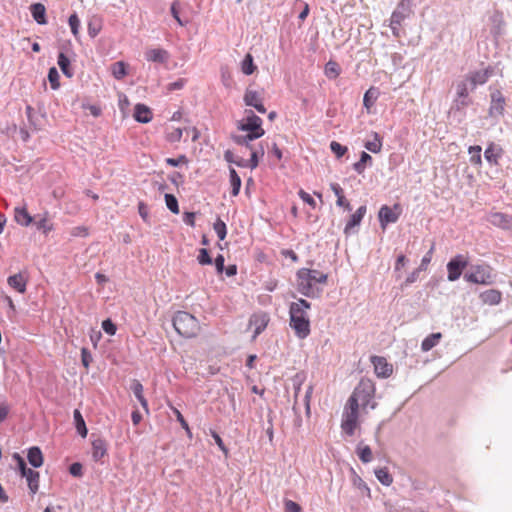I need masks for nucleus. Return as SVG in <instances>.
Segmentation results:
<instances>
[{
	"instance_id": "obj_1",
	"label": "nucleus",
	"mask_w": 512,
	"mask_h": 512,
	"mask_svg": "<svg viewBox=\"0 0 512 512\" xmlns=\"http://www.w3.org/2000/svg\"><path fill=\"white\" fill-rule=\"evenodd\" d=\"M374 395V382L369 378H362L354 388L344 408L341 428L347 435L352 436L354 434L357 427L360 406L363 409L368 406H370L371 409H375L376 403H371Z\"/></svg>"
},
{
	"instance_id": "obj_2",
	"label": "nucleus",
	"mask_w": 512,
	"mask_h": 512,
	"mask_svg": "<svg viewBox=\"0 0 512 512\" xmlns=\"http://www.w3.org/2000/svg\"><path fill=\"white\" fill-rule=\"evenodd\" d=\"M310 308L311 303L302 298L290 304L289 325L299 339H305L310 334V320L307 314V310Z\"/></svg>"
},
{
	"instance_id": "obj_3",
	"label": "nucleus",
	"mask_w": 512,
	"mask_h": 512,
	"mask_svg": "<svg viewBox=\"0 0 512 512\" xmlns=\"http://www.w3.org/2000/svg\"><path fill=\"white\" fill-rule=\"evenodd\" d=\"M297 290L306 297H316L321 292L316 283L325 284L328 275L318 270L301 268L297 272Z\"/></svg>"
},
{
	"instance_id": "obj_4",
	"label": "nucleus",
	"mask_w": 512,
	"mask_h": 512,
	"mask_svg": "<svg viewBox=\"0 0 512 512\" xmlns=\"http://www.w3.org/2000/svg\"><path fill=\"white\" fill-rule=\"evenodd\" d=\"M176 332L185 338L195 337L200 331L198 320L186 311H178L172 320Z\"/></svg>"
},
{
	"instance_id": "obj_5",
	"label": "nucleus",
	"mask_w": 512,
	"mask_h": 512,
	"mask_svg": "<svg viewBox=\"0 0 512 512\" xmlns=\"http://www.w3.org/2000/svg\"><path fill=\"white\" fill-rule=\"evenodd\" d=\"M411 5L412 0H401L398 3L396 9L393 11L389 24L393 36H400V26L402 22L411 14Z\"/></svg>"
},
{
	"instance_id": "obj_6",
	"label": "nucleus",
	"mask_w": 512,
	"mask_h": 512,
	"mask_svg": "<svg viewBox=\"0 0 512 512\" xmlns=\"http://www.w3.org/2000/svg\"><path fill=\"white\" fill-rule=\"evenodd\" d=\"M491 267L488 265H477L470 273H465L464 279L475 284L490 285L493 283Z\"/></svg>"
},
{
	"instance_id": "obj_7",
	"label": "nucleus",
	"mask_w": 512,
	"mask_h": 512,
	"mask_svg": "<svg viewBox=\"0 0 512 512\" xmlns=\"http://www.w3.org/2000/svg\"><path fill=\"white\" fill-rule=\"evenodd\" d=\"M467 265L468 260L462 254H458L455 257H453L447 263V279L451 282L458 280L462 274V271L467 267Z\"/></svg>"
},
{
	"instance_id": "obj_8",
	"label": "nucleus",
	"mask_w": 512,
	"mask_h": 512,
	"mask_svg": "<svg viewBox=\"0 0 512 512\" xmlns=\"http://www.w3.org/2000/svg\"><path fill=\"white\" fill-rule=\"evenodd\" d=\"M247 113L248 115L246 117V122H240L237 128L240 131H245L248 133H259V137H262L265 134V131L262 128V119L252 110L247 111Z\"/></svg>"
},
{
	"instance_id": "obj_9",
	"label": "nucleus",
	"mask_w": 512,
	"mask_h": 512,
	"mask_svg": "<svg viewBox=\"0 0 512 512\" xmlns=\"http://www.w3.org/2000/svg\"><path fill=\"white\" fill-rule=\"evenodd\" d=\"M456 90L455 106L458 110L472 104V100L469 98L470 85L466 78L457 83Z\"/></svg>"
},
{
	"instance_id": "obj_10",
	"label": "nucleus",
	"mask_w": 512,
	"mask_h": 512,
	"mask_svg": "<svg viewBox=\"0 0 512 512\" xmlns=\"http://www.w3.org/2000/svg\"><path fill=\"white\" fill-rule=\"evenodd\" d=\"M400 215V205L395 204L393 208L383 205L378 212L380 226L384 229L387 224L395 223Z\"/></svg>"
},
{
	"instance_id": "obj_11",
	"label": "nucleus",
	"mask_w": 512,
	"mask_h": 512,
	"mask_svg": "<svg viewBox=\"0 0 512 512\" xmlns=\"http://www.w3.org/2000/svg\"><path fill=\"white\" fill-rule=\"evenodd\" d=\"M506 100L501 91L495 90L491 93V102L488 110L490 117H500L504 115Z\"/></svg>"
},
{
	"instance_id": "obj_12",
	"label": "nucleus",
	"mask_w": 512,
	"mask_h": 512,
	"mask_svg": "<svg viewBox=\"0 0 512 512\" xmlns=\"http://www.w3.org/2000/svg\"><path fill=\"white\" fill-rule=\"evenodd\" d=\"M492 73L493 69L491 67H487L484 70L470 72L466 75L465 78L469 81L470 90H475L478 85L485 84Z\"/></svg>"
},
{
	"instance_id": "obj_13",
	"label": "nucleus",
	"mask_w": 512,
	"mask_h": 512,
	"mask_svg": "<svg viewBox=\"0 0 512 512\" xmlns=\"http://www.w3.org/2000/svg\"><path fill=\"white\" fill-rule=\"evenodd\" d=\"M488 221L495 227L501 228L503 230L512 231L511 215L501 212H494L488 216Z\"/></svg>"
},
{
	"instance_id": "obj_14",
	"label": "nucleus",
	"mask_w": 512,
	"mask_h": 512,
	"mask_svg": "<svg viewBox=\"0 0 512 512\" xmlns=\"http://www.w3.org/2000/svg\"><path fill=\"white\" fill-rule=\"evenodd\" d=\"M19 472L22 477L26 478L30 492L32 494H36L39 489V472L34 471L31 468H28L26 465L25 467H21L19 469Z\"/></svg>"
},
{
	"instance_id": "obj_15",
	"label": "nucleus",
	"mask_w": 512,
	"mask_h": 512,
	"mask_svg": "<svg viewBox=\"0 0 512 512\" xmlns=\"http://www.w3.org/2000/svg\"><path fill=\"white\" fill-rule=\"evenodd\" d=\"M371 362L374 365V370L377 376L387 378L392 374V365L389 364L384 357L372 356Z\"/></svg>"
},
{
	"instance_id": "obj_16",
	"label": "nucleus",
	"mask_w": 512,
	"mask_h": 512,
	"mask_svg": "<svg viewBox=\"0 0 512 512\" xmlns=\"http://www.w3.org/2000/svg\"><path fill=\"white\" fill-rule=\"evenodd\" d=\"M145 58L147 61L163 64L168 61L169 53L162 48L149 49L145 52Z\"/></svg>"
},
{
	"instance_id": "obj_17",
	"label": "nucleus",
	"mask_w": 512,
	"mask_h": 512,
	"mask_svg": "<svg viewBox=\"0 0 512 512\" xmlns=\"http://www.w3.org/2000/svg\"><path fill=\"white\" fill-rule=\"evenodd\" d=\"M366 211H367V208L365 205H362L360 206L356 212L354 214L351 215L349 221L346 223L345 225V228H344V233L346 235L350 234L351 230L356 227V226H359L363 217L365 216L366 214Z\"/></svg>"
},
{
	"instance_id": "obj_18",
	"label": "nucleus",
	"mask_w": 512,
	"mask_h": 512,
	"mask_svg": "<svg viewBox=\"0 0 512 512\" xmlns=\"http://www.w3.org/2000/svg\"><path fill=\"white\" fill-rule=\"evenodd\" d=\"M153 114L151 109L144 104H136L134 108V118L139 123H149L152 120Z\"/></svg>"
},
{
	"instance_id": "obj_19",
	"label": "nucleus",
	"mask_w": 512,
	"mask_h": 512,
	"mask_svg": "<svg viewBox=\"0 0 512 512\" xmlns=\"http://www.w3.org/2000/svg\"><path fill=\"white\" fill-rule=\"evenodd\" d=\"M268 322L269 318L265 313L260 315H253L250 318V325H253L255 327L253 338H256L266 329Z\"/></svg>"
},
{
	"instance_id": "obj_20",
	"label": "nucleus",
	"mask_w": 512,
	"mask_h": 512,
	"mask_svg": "<svg viewBox=\"0 0 512 512\" xmlns=\"http://www.w3.org/2000/svg\"><path fill=\"white\" fill-rule=\"evenodd\" d=\"M107 453L106 441L97 438L92 441V457L94 461H100Z\"/></svg>"
},
{
	"instance_id": "obj_21",
	"label": "nucleus",
	"mask_w": 512,
	"mask_h": 512,
	"mask_svg": "<svg viewBox=\"0 0 512 512\" xmlns=\"http://www.w3.org/2000/svg\"><path fill=\"white\" fill-rule=\"evenodd\" d=\"M30 11L33 19L39 25H45L47 23L46 19V8L42 3H34L30 6Z\"/></svg>"
},
{
	"instance_id": "obj_22",
	"label": "nucleus",
	"mask_w": 512,
	"mask_h": 512,
	"mask_svg": "<svg viewBox=\"0 0 512 512\" xmlns=\"http://www.w3.org/2000/svg\"><path fill=\"white\" fill-rule=\"evenodd\" d=\"M502 148L494 143H490L484 151V158L491 164L497 165L498 159L501 156Z\"/></svg>"
},
{
	"instance_id": "obj_23",
	"label": "nucleus",
	"mask_w": 512,
	"mask_h": 512,
	"mask_svg": "<svg viewBox=\"0 0 512 512\" xmlns=\"http://www.w3.org/2000/svg\"><path fill=\"white\" fill-rule=\"evenodd\" d=\"M27 459L32 467H41L43 465V454L41 449L37 446L29 448L27 453Z\"/></svg>"
},
{
	"instance_id": "obj_24",
	"label": "nucleus",
	"mask_w": 512,
	"mask_h": 512,
	"mask_svg": "<svg viewBox=\"0 0 512 512\" xmlns=\"http://www.w3.org/2000/svg\"><path fill=\"white\" fill-rule=\"evenodd\" d=\"M258 138H260L259 133H247L246 135H231V139L235 144L245 146L250 150L253 149V146L250 144V142Z\"/></svg>"
},
{
	"instance_id": "obj_25",
	"label": "nucleus",
	"mask_w": 512,
	"mask_h": 512,
	"mask_svg": "<svg viewBox=\"0 0 512 512\" xmlns=\"http://www.w3.org/2000/svg\"><path fill=\"white\" fill-rule=\"evenodd\" d=\"M480 298L485 304L497 305L501 301L502 294L499 290L490 289L482 292Z\"/></svg>"
},
{
	"instance_id": "obj_26",
	"label": "nucleus",
	"mask_w": 512,
	"mask_h": 512,
	"mask_svg": "<svg viewBox=\"0 0 512 512\" xmlns=\"http://www.w3.org/2000/svg\"><path fill=\"white\" fill-rule=\"evenodd\" d=\"M8 284L20 293H24L26 291V278L21 274L17 273L8 277Z\"/></svg>"
},
{
	"instance_id": "obj_27",
	"label": "nucleus",
	"mask_w": 512,
	"mask_h": 512,
	"mask_svg": "<svg viewBox=\"0 0 512 512\" xmlns=\"http://www.w3.org/2000/svg\"><path fill=\"white\" fill-rule=\"evenodd\" d=\"M14 219L22 226H28L33 221L32 216L28 213L25 207H16L14 209Z\"/></svg>"
},
{
	"instance_id": "obj_28",
	"label": "nucleus",
	"mask_w": 512,
	"mask_h": 512,
	"mask_svg": "<svg viewBox=\"0 0 512 512\" xmlns=\"http://www.w3.org/2000/svg\"><path fill=\"white\" fill-rule=\"evenodd\" d=\"M304 380H305L304 373H297L292 378V383H293V387H294V404H293L294 413H297L298 396H299V392L301 390V386H302Z\"/></svg>"
},
{
	"instance_id": "obj_29",
	"label": "nucleus",
	"mask_w": 512,
	"mask_h": 512,
	"mask_svg": "<svg viewBox=\"0 0 512 512\" xmlns=\"http://www.w3.org/2000/svg\"><path fill=\"white\" fill-rule=\"evenodd\" d=\"M57 64L61 69L62 73L68 77L72 78L74 75V71L70 67V59L63 53H59Z\"/></svg>"
},
{
	"instance_id": "obj_30",
	"label": "nucleus",
	"mask_w": 512,
	"mask_h": 512,
	"mask_svg": "<svg viewBox=\"0 0 512 512\" xmlns=\"http://www.w3.org/2000/svg\"><path fill=\"white\" fill-rule=\"evenodd\" d=\"M367 164H369V165L372 164V157L367 152L363 151L360 155L359 161H357L356 163L353 164V169L358 174H363L366 169Z\"/></svg>"
},
{
	"instance_id": "obj_31",
	"label": "nucleus",
	"mask_w": 512,
	"mask_h": 512,
	"mask_svg": "<svg viewBox=\"0 0 512 512\" xmlns=\"http://www.w3.org/2000/svg\"><path fill=\"white\" fill-rule=\"evenodd\" d=\"M73 417H74V422H75V427H76L77 432L82 437H86L88 430H87L84 418L78 409L74 410Z\"/></svg>"
},
{
	"instance_id": "obj_32",
	"label": "nucleus",
	"mask_w": 512,
	"mask_h": 512,
	"mask_svg": "<svg viewBox=\"0 0 512 512\" xmlns=\"http://www.w3.org/2000/svg\"><path fill=\"white\" fill-rule=\"evenodd\" d=\"M442 334L441 333H432L429 336H427L421 343V349L424 352H427L431 350L433 347L437 345L439 340L441 339Z\"/></svg>"
},
{
	"instance_id": "obj_33",
	"label": "nucleus",
	"mask_w": 512,
	"mask_h": 512,
	"mask_svg": "<svg viewBox=\"0 0 512 512\" xmlns=\"http://www.w3.org/2000/svg\"><path fill=\"white\" fill-rule=\"evenodd\" d=\"M131 389L137 400L140 402L141 406L147 411L148 403L143 395V385L139 381H134L131 386Z\"/></svg>"
},
{
	"instance_id": "obj_34",
	"label": "nucleus",
	"mask_w": 512,
	"mask_h": 512,
	"mask_svg": "<svg viewBox=\"0 0 512 512\" xmlns=\"http://www.w3.org/2000/svg\"><path fill=\"white\" fill-rule=\"evenodd\" d=\"M377 480L384 486H390L393 483V477L386 467L375 470Z\"/></svg>"
},
{
	"instance_id": "obj_35",
	"label": "nucleus",
	"mask_w": 512,
	"mask_h": 512,
	"mask_svg": "<svg viewBox=\"0 0 512 512\" xmlns=\"http://www.w3.org/2000/svg\"><path fill=\"white\" fill-rule=\"evenodd\" d=\"M230 183L232 187V196H237L241 188V178L234 168L229 169Z\"/></svg>"
},
{
	"instance_id": "obj_36",
	"label": "nucleus",
	"mask_w": 512,
	"mask_h": 512,
	"mask_svg": "<svg viewBox=\"0 0 512 512\" xmlns=\"http://www.w3.org/2000/svg\"><path fill=\"white\" fill-rule=\"evenodd\" d=\"M243 101L246 106L252 107L257 102L259 103L262 101V97L257 91L247 88L243 97Z\"/></svg>"
},
{
	"instance_id": "obj_37",
	"label": "nucleus",
	"mask_w": 512,
	"mask_h": 512,
	"mask_svg": "<svg viewBox=\"0 0 512 512\" xmlns=\"http://www.w3.org/2000/svg\"><path fill=\"white\" fill-rule=\"evenodd\" d=\"M255 70L256 66L253 62V56L250 53H247L241 62V71L245 75H251Z\"/></svg>"
},
{
	"instance_id": "obj_38",
	"label": "nucleus",
	"mask_w": 512,
	"mask_h": 512,
	"mask_svg": "<svg viewBox=\"0 0 512 512\" xmlns=\"http://www.w3.org/2000/svg\"><path fill=\"white\" fill-rule=\"evenodd\" d=\"M377 97H378L377 89H375L373 87L368 89L365 92L364 97H363V105H364V107L369 109L371 106H373L375 101L377 100Z\"/></svg>"
},
{
	"instance_id": "obj_39",
	"label": "nucleus",
	"mask_w": 512,
	"mask_h": 512,
	"mask_svg": "<svg viewBox=\"0 0 512 512\" xmlns=\"http://www.w3.org/2000/svg\"><path fill=\"white\" fill-rule=\"evenodd\" d=\"M492 21L494 23V26L492 28V33L495 35V36H499L502 34V28L504 26V20H503V16H502V13H499V12H496L493 16H492Z\"/></svg>"
},
{
	"instance_id": "obj_40",
	"label": "nucleus",
	"mask_w": 512,
	"mask_h": 512,
	"mask_svg": "<svg viewBox=\"0 0 512 512\" xmlns=\"http://www.w3.org/2000/svg\"><path fill=\"white\" fill-rule=\"evenodd\" d=\"M364 147L372 152V153H379L381 151V148H382V142H381V138L379 136L378 133H374V140L373 141H367L365 144H364Z\"/></svg>"
},
{
	"instance_id": "obj_41",
	"label": "nucleus",
	"mask_w": 512,
	"mask_h": 512,
	"mask_svg": "<svg viewBox=\"0 0 512 512\" xmlns=\"http://www.w3.org/2000/svg\"><path fill=\"white\" fill-rule=\"evenodd\" d=\"M112 74L117 80H121L127 74L126 65L122 61L115 62L112 65Z\"/></svg>"
},
{
	"instance_id": "obj_42",
	"label": "nucleus",
	"mask_w": 512,
	"mask_h": 512,
	"mask_svg": "<svg viewBox=\"0 0 512 512\" xmlns=\"http://www.w3.org/2000/svg\"><path fill=\"white\" fill-rule=\"evenodd\" d=\"M213 229L216 232L219 240H224L227 235V227L224 221H222L219 217L213 224Z\"/></svg>"
},
{
	"instance_id": "obj_43",
	"label": "nucleus",
	"mask_w": 512,
	"mask_h": 512,
	"mask_svg": "<svg viewBox=\"0 0 512 512\" xmlns=\"http://www.w3.org/2000/svg\"><path fill=\"white\" fill-rule=\"evenodd\" d=\"M26 115H27V119H28L30 127L34 131L40 130V124L38 123V119L34 113V109L30 105L26 106Z\"/></svg>"
},
{
	"instance_id": "obj_44",
	"label": "nucleus",
	"mask_w": 512,
	"mask_h": 512,
	"mask_svg": "<svg viewBox=\"0 0 512 512\" xmlns=\"http://www.w3.org/2000/svg\"><path fill=\"white\" fill-rule=\"evenodd\" d=\"M167 208L174 214L179 213L178 200L173 194H165L164 196Z\"/></svg>"
},
{
	"instance_id": "obj_45",
	"label": "nucleus",
	"mask_w": 512,
	"mask_h": 512,
	"mask_svg": "<svg viewBox=\"0 0 512 512\" xmlns=\"http://www.w3.org/2000/svg\"><path fill=\"white\" fill-rule=\"evenodd\" d=\"M48 80L50 82L51 88L53 90H57L60 87L59 82V73L55 67H51L48 71Z\"/></svg>"
},
{
	"instance_id": "obj_46",
	"label": "nucleus",
	"mask_w": 512,
	"mask_h": 512,
	"mask_svg": "<svg viewBox=\"0 0 512 512\" xmlns=\"http://www.w3.org/2000/svg\"><path fill=\"white\" fill-rule=\"evenodd\" d=\"M358 456L363 463H369L372 461V450L369 446L358 447Z\"/></svg>"
},
{
	"instance_id": "obj_47",
	"label": "nucleus",
	"mask_w": 512,
	"mask_h": 512,
	"mask_svg": "<svg viewBox=\"0 0 512 512\" xmlns=\"http://www.w3.org/2000/svg\"><path fill=\"white\" fill-rule=\"evenodd\" d=\"M340 73V68H339V65L334 62V61H329L326 65H325V74L329 77V78H336Z\"/></svg>"
},
{
	"instance_id": "obj_48",
	"label": "nucleus",
	"mask_w": 512,
	"mask_h": 512,
	"mask_svg": "<svg viewBox=\"0 0 512 512\" xmlns=\"http://www.w3.org/2000/svg\"><path fill=\"white\" fill-rule=\"evenodd\" d=\"M481 147L476 145V146H471L469 147V154H470V161L471 163L473 164H481L482 160H481Z\"/></svg>"
},
{
	"instance_id": "obj_49",
	"label": "nucleus",
	"mask_w": 512,
	"mask_h": 512,
	"mask_svg": "<svg viewBox=\"0 0 512 512\" xmlns=\"http://www.w3.org/2000/svg\"><path fill=\"white\" fill-rule=\"evenodd\" d=\"M101 30V24L97 19H92L88 22V34L90 37H96Z\"/></svg>"
},
{
	"instance_id": "obj_50",
	"label": "nucleus",
	"mask_w": 512,
	"mask_h": 512,
	"mask_svg": "<svg viewBox=\"0 0 512 512\" xmlns=\"http://www.w3.org/2000/svg\"><path fill=\"white\" fill-rule=\"evenodd\" d=\"M197 261L200 265L212 264V258L210 257L209 251L206 248H201L199 250V255L197 256Z\"/></svg>"
},
{
	"instance_id": "obj_51",
	"label": "nucleus",
	"mask_w": 512,
	"mask_h": 512,
	"mask_svg": "<svg viewBox=\"0 0 512 512\" xmlns=\"http://www.w3.org/2000/svg\"><path fill=\"white\" fill-rule=\"evenodd\" d=\"M330 149L336 155L337 158L342 157L347 152V147L341 145L337 141H332L330 143Z\"/></svg>"
},
{
	"instance_id": "obj_52",
	"label": "nucleus",
	"mask_w": 512,
	"mask_h": 512,
	"mask_svg": "<svg viewBox=\"0 0 512 512\" xmlns=\"http://www.w3.org/2000/svg\"><path fill=\"white\" fill-rule=\"evenodd\" d=\"M68 22H69V26L71 28L72 34L75 37H77L79 34V27H80V20H79L78 16L75 13L70 15Z\"/></svg>"
},
{
	"instance_id": "obj_53",
	"label": "nucleus",
	"mask_w": 512,
	"mask_h": 512,
	"mask_svg": "<svg viewBox=\"0 0 512 512\" xmlns=\"http://www.w3.org/2000/svg\"><path fill=\"white\" fill-rule=\"evenodd\" d=\"M179 7H180V2L178 0H175L171 4L170 11H171L173 18L178 22V24L180 26H184V25H186V22H183L179 16Z\"/></svg>"
},
{
	"instance_id": "obj_54",
	"label": "nucleus",
	"mask_w": 512,
	"mask_h": 512,
	"mask_svg": "<svg viewBox=\"0 0 512 512\" xmlns=\"http://www.w3.org/2000/svg\"><path fill=\"white\" fill-rule=\"evenodd\" d=\"M313 393V385H309L305 391L304 395V405H305V412L307 417L310 416L311 410H310V401Z\"/></svg>"
},
{
	"instance_id": "obj_55",
	"label": "nucleus",
	"mask_w": 512,
	"mask_h": 512,
	"mask_svg": "<svg viewBox=\"0 0 512 512\" xmlns=\"http://www.w3.org/2000/svg\"><path fill=\"white\" fill-rule=\"evenodd\" d=\"M102 329L109 335H114L116 333V330H117V327L116 325L112 322L111 319H105L103 320L102 322Z\"/></svg>"
},
{
	"instance_id": "obj_56",
	"label": "nucleus",
	"mask_w": 512,
	"mask_h": 512,
	"mask_svg": "<svg viewBox=\"0 0 512 512\" xmlns=\"http://www.w3.org/2000/svg\"><path fill=\"white\" fill-rule=\"evenodd\" d=\"M183 135V129L176 128L169 134H167V140L171 143L179 142Z\"/></svg>"
},
{
	"instance_id": "obj_57",
	"label": "nucleus",
	"mask_w": 512,
	"mask_h": 512,
	"mask_svg": "<svg viewBox=\"0 0 512 512\" xmlns=\"http://www.w3.org/2000/svg\"><path fill=\"white\" fill-rule=\"evenodd\" d=\"M284 510H285V512H300L301 507L298 503H296L292 500H289V499H285Z\"/></svg>"
},
{
	"instance_id": "obj_58",
	"label": "nucleus",
	"mask_w": 512,
	"mask_h": 512,
	"mask_svg": "<svg viewBox=\"0 0 512 512\" xmlns=\"http://www.w3.org/2000/svg\"><path fill=\"white\" fill-rule=\"evenodd\" d=\"M353 482H354V485L359 490H361L362 492H365L368 497H371L369 487L367 486V484L359 476H355Z\"/></svg>"
},
{
	"instance_id": "obj_59",
	"label": "nucleus",
	"mask_w": 512,
	"mask_h": 512,
	"mask_svg": "<svg viewBox=\"0 0 512 512\" xmlns=\"http://www.w3.org/2000/svg\"><path fill=\"white\" fill-rule=\"evenodd\" d=\"M138 212L143 221L149 223L148 206L142 201L138 203Z\"/></svg>"
},
{
	"instance_id": "obj_60",
	"label": "nucleus",
	"mask_w": 512,
	"mask_h": 512,
	"mask_svg": "<svg viewBox=\"0 0 512 512\" xmlns=\"http://www.w3.org/2000/svg\"><path fill=\"white\" fill-rule=\"evenodd\" d=\"M83 466L79 462H75L70 465L69 473L74 477H81L83 475Z\"/></svg>"
},
{
	"instance_id": "obj_61",
	"label": "nucleus",
	"mask_w": 512,
	"mask_h": 512,
	"mask_svg": "<svg viewBox=\"0 0 512 512\" xmlns=\"http://www.w3.org/2000/svg\"><path fill=\"white\" fill-rule=\"evenodd\" d=\"M9 411L10 405L5 400H2L0 402V423L4 422L7 419Z\"/></svg>"
},
{
	"instance_id": "obj_62",
	"label": "nucleus",
	"mask_w": 512,
	"mask_h": 512,
	"mask_svg": "<svg viewBox=\"0 0 512 512\" xmlns=\"http://www.w3.org/2000/svg\"><path fill=\"white\" fill-rule=\"evenodd\" d=\"M298 195L309 206H311L312 208L316 207V202H315V200L313 199V197L309 193H307V192H305L304 190L301 189V190H299Z\"/></svg>"
},
{
	"instance_id": "obj_63",
	"label": "nucleus",
	"mask_w": 512,
	"mask_h": 512,
	"mask_svg": "<svg viewBox=\"0 0 512 512\" xmlns=\"http://www.w3.org/2000/svg\"><path fill=\"white\" fill-rule=\"evenodd\" d=\"M81 361L85 368L89 367V365L92 361V355L87 348L81 349Z\"/></svg>"
},
{
	"instance_id": "obj_64",
	"label": "nucleus",
	"mask_w": 512,
	"mask_h": 512,
	"mask_svg": "<svg viewBox=\"0 0 512 512\" xmlns=\"http://www.w3.org/2000/svg\"><path fill=\"white\" fill-rule=\"evenodd\" d=\"M165 162L172 166V167H177L179 166L181 163H188V159L185 155H180L178 158H167L165 160Z\"/></svg>"
}]
</instances>
